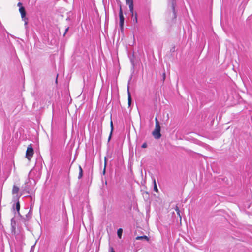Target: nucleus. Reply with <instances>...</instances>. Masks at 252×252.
<instances>
[{
  "mask_svg": "<svg viewBox=\"0 0 252 252\" xmlns=\"http://www.w3.org/2000/svg\"><path fill=\"white\" fill-rule=\"evenodd\" d=\"M133 17H134V19H133L134 22L135 23H137V14L136 13H135V14H134V16Z\"/></svg>",
  "mask_w": 252,
  "mask_h": 252,
  "instance_id": "obj_15",
  "label": "nucleus"
},
{
  "mask_svg": "<svg viewBox=\"0 0 252 252\" xmlns=\"http://www.w3.org/2000/svg\"><path fill=\"white\" fill-rule=\"evenodd\" d=\"M155 127L154 130L152 132V135L155 139H159L161 134L160 133L161 127L160 126L159 122L158 121L157 117L155 118Z\"/></svg>",
  "mask_w": 252,
  "mask_h": 252,
  "instance_id": "obj_1",
  "label": "nucleus"
},
{
  "mask_svg": "<svg viewBox=\"0 0 252 252\" xmlns=\"http://www.w3.org/2000/svg\"><path fill=\"white\" fill-rule=\"evenodd\" d=\"M79 173L78 175V178L80 179L83 176V170L80 166H79Z\"/></svg>",
  "mask_w": 252,
  "mask_h": 252,
  "instance_id": "obj_9",
  "label": "nucleus"
},
{
  "mask_svg": "<svg viewBox=\"0 0 252 252\" xmlns=\"http://www.w3.org/2000/svg\"><path fill=\"white\" fill-rule=\"evenodd\" d=\"M131 103V95L128 89V106H130Z\"/></svg>",
  "mask_w": 252,
  "mask_h": 252,
  "instance_id": "obj_7",
  "label": "nucleus"
},
{
  "mask_svg": "<svg viewBox=\"0 0 252 252\" xmlns=\"http://www.w3.org/2000/svg\"><path fill=\"white\" fill-rule=\"evenodd\" d=\"M19 12H20V13L21 14L22 18V19L25 18H26V12L25 8L23 6H21L19 8Z\"/></svg>",
  "mask_w": 252,
  "mask_h": 252,
  "instance_id": "obj_4",
  "label": "nucleus"
},
{
  "mask_svg": "<svg viewBox=\"0 0 252 252\" xmlns=\"http://www.w3.org/2000/svg\"><path fill=\"white\" fill-rule=\"evenodd\" d=\"M147 147V144L146 142H144L141 146V147L143 148H146Z\"/></svg>",
  "mask_w": 252,
  "mask_h": 252,
  "instance_id": "obj_18",
  "label": "nucleus"
},
{
  "mask_svg": "<svg viewBox=\"0 0 252 252\" xmlns=\"http://www.w3.org/2000/svg\"><path fill=\"white\" fill-rule=\"evenodd\" d=\"M165 77H166V74H165V73L164 72L163 73V80L164 81L165 79Z\"/></svg>",
  "mask_w": 252,
  "mask_h": 252,
  "instance_id": "obj_22",
  "label": "nucleus"
},
{
  "mask_svg": "<svg viewBox=\"0 0 252 252\" xmlns=\"http://www.w3.org/2000/svg\"><path fill=\"white\" fill-rule=\"evenodd\" d=\"M105 173V166H104V168L103 170V174H104Z\"/></svg>",
  "mask_w": 252,
  "mask_h": 252,
  "instance_id": "obj_24",
  "label": "nucleus"
},
{
  "mask_svg": "<svg viewBox=\"0 0 252 252\" xmlns=\"http://www.w3.org/2000/svg\"><path fill=\"white\" fill-rule=\"evenodd\" d=\"M110 250L111 252H115L114 251V249H113V248L112 247H110Z\"/></svg>",
  "mask_w": 252,
  "mask_h": 252,
  "instance_id": "obj_21",
  "label": "nucleus"
},
{
  "mask_svg": "<svg viewBox=\"0 0 252 252\" xmlns=\"http://www.w3.org/2000/svg\"><path fill=\"white\" fill-rule=\"evenodd\" d=\"M129 11H130V13H131V16H132V17H133L134 14V11H133V4L129 5Z\"/></svg>",
  "mask_w": 252,
  "mask_h": 252,
  "instance_id": "obj_8",
  "label": "nucleus"
},
{
  "mask_svg": "<svg viewBox=\"0 0 252 252\" xmlns=\"http://www.w3.org/2000/svg\"><path fill=\"white\" fill-rule=\"evenodd\" d=\"M17 5L18 6H19V8L21 7V6H22V4L21 3V2H19L18 4H17Z\"/></svg>",
  "mask_w": 252,
  "mask_h": 252,
  "instance_id": "obj_23",
  "label": "nucleus"
},
{
  "mask_svg": "<svg viewBox=\"0 0 252 252\" xmlns=\"http://www.w3.org/2000/svg\"><path fill=\"white\" fill-rule=\"evenodd\" d=\"M19 191V188L18 187L13 185L12 189V193L13 194H17Z\"/></svg>",
  "mask_w": 252,
  "mask_h": 252,
  "instance_id": "obj_5",
  "label": "nucleus"
},
{
  "mask_svg": "<svg viewBox=\"0 0 252 252\" xmlns=\"http://www.w3.org/2000/svg\"><path fill=\"white\" fill-rule=\"evenodd\" d=\"M20 203L19 201H18L17 203H16V210H17V211L19 213V211H20Z\"/></svg>",
  "mask_w": 252,
  "mask_h": 252,
  "instance_id": "obj_13",
  "label": "nucleus"
},
{
  "mask_svg": "<svg viewBox=\"0 0 252 252\" xmlns=\"http://www.w3.org/2000/svg\"><path fill=\"white\" fill-rule=\"evenodd\" d=\"M68 29H69V27H67V28H66L65 31V32H64V34H63V36H64V35H65V34H66V32H67V31H68Z\"/></svg>",
  "mask_w": 252,
  "mask_h": 252,
  "instance_id": "obj_20",
  "label": "nucleus"
},
{
  "mask_svg": "<svg viewBox=\"0 0 252 252\" xmlns=\"http://www.w3.org/2000/svg\"><path fill=\"white\" fill-rule=\"evenodd\" d=\"M250 206H251V203L249 202H248L246 203V204L245 205L244 207L245 208L249 209V208H250Z\"/></svg>",
  "mask_w": 252,
  "mask_h": 252,
  "instance_id": "obj_16",
  "label": "nucleus"
},
{
  "mask_svg": "<svg viewBox=\"0 0 252 252\" xmlns=\"http://www.w3.org/2000/svg\"><path fill=\"white\" fill-rule=\"evenodd\" d=\"M123 232V230L122 228H119L117 231V235L119 238H121L122 237V234Z\"/></svg>",
  "mask_w": 252,
  "mask_h": 252,
  "instance_id": "obj_12",
  "label": "nucleus"
},
{
  "mask_svg": "<svg viewBox=\"0 0 252 252\" xmlns=\"http://www.w3.org/2000/svg\"><path fill=\"white\" fill-rule=\"evenodd\" d=\"M110 124H111V132H110V135H109V138H108V140H109H109H110V139H111V135H112V133L113 130V123H112V121H111Z\"/></svg>",
  "mask_w": 252,
  "mask_h": 252,
  "instance_id": "obj_10",
  "label": "nucleus"
},
{
  "mask_svg": "<svg viewBox=\"0 0 252 252\" xmlns=\"http://www.w3.org/2000/svg\"><path fill=\"white\" fill-rule=\"evenodd\" d=\"M153 182H154V190L156 192H158V189L157 186L156 182L155 179H154Z\"/></svg>",
  "mask_w": 252,
  "mask_h": 252,
  "instance_id": "obj_11",
  "label": "nucleus"
},
{
  "mask_svg": "<svg viewBox=\"0 0 252 252\" xmlns=\"http://www.w3.org/2000/svg\"><path fill=\"white\" fill-rule=\"evenodd\" d=\"M34 154V150L32 147V145L30 144L28 145L26 152V158L30 160Z\"/></svg>",
  "mask_w": 252,
  "mask_h": 252,
  "instance_id": "obj_2",
  "label": "nucleus"
},
{
  "mask_svg": "<svg viewBox=\"0 0 252 252\" xmlns=\"http://www.w3.org/2000/svg\"><path fill=\"white\" fill-rule=\"evenodd\" d=\"M119 19H120V26L122 29L123 28L124 23V17L123 14V11L122 6L121 4L119 5Z\"/></svg>",
  "mask_w": 252,
  "mask_h": 252,
  "instance_id": "obj_3",
  "label": "nucleus"
},
{
  "mask_svg": "<svg viewBox=\"0 0 252 252\" xmlns=\"http://www.w3.org/2000/svg\"><path fill=\"white\" fill-rule=\"evenodd\" d=\"M58 75L57 74V77H58ZM56 82H57V78H56Z\"/></svg>",
  "mask_w": 252,
  "mask_h": 252,
  "instance_id": "obj_25",
  "label": "nucleus"
},
{
  "mask_svg": "<svg viewBox=\"0 0 252 252\" xmlns=\"http://www.w3.org/2000/svg\"><path fill=\"white\" fill-rule=\"evenodd\" d=\"M136 240H145L147 241H149V238L145 235L142 236H137L136 237Z\"/></svg>",
  "mask_w": 252,
  "mask_h": 252,
  "instance_id": "obj_6",
  "label": "nucleus"
},
{
  "mask_svg": "<svg viewBox=\"0 0 252 252\" xmlns=\"http://www.w3.org/2000/svg\"><path fill=\"white\" fill-rule=\"evenodd\" d=\"M126 2L128 5L133 4V0H126Z\"/></svg>",
  "mask_w": 252,
  "mask_h": 252,
  "instance_id": "obj_14",
  "label": "nucleus"
},
{
  "mask_svg": "<svg viewBox=\"0 0 252 252\" xmlns=\"http://www.w3.org/2000/svg\"><path fill=\"white\" fill-rule=\"evenodd\" d=\"M177 215L178 216V217H179L180 221V223H181V220H182V217H181V215H180V212H178V213H177Z\"/></svg>",
  "mask_w": 252,
  "mask_h": 252,
  "instance_id": "obj_17",
  "label": "nucleus"
},
{
  "mask_svg": "<svg viewBox=\"0 0 252 252\" xmlns=\"http://www.w3.org/2000/svg\"><path fill=\"white\" fill-rule=\"evenodd\" d=\"M175 210L176 211L177 213H178V212H180L179 208L177 205L175 206Z\"/></svg>",
  "mask_w": 252,
  "mask_h": 252,
  "instance_id": "obj_19",
  "label": "nucleus"
}]
</instances>
